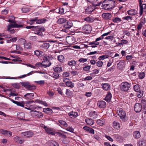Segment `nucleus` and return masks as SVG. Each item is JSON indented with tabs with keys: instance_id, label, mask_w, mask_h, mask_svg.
Wrapping results in <instances>:
<instances>
[{
	"instance_id": "64",
	"label": "nucleus",
	"mask_w": 146,
	"mask_h": 146,
	"mask_svg": "<svg viewBox=\"0 0 146 146\" xmlns=\"http://www.w3.org/2000/svg\"><path fill=\"white\" fill-rule=\"evenodd\" d=\"M47 94L50 96H52L54 95V93L52 91H48L47 92Z\"/></svg>"
},
{
	"instance_id": "51",
	"label": "nucleus",
	"mask_w": 146,
	"mask_h": 146,
	"mask_svg": "<svg viewBox=\"0 0 146 146\" xmlns=\"http://www.w3.org/2000/svg\"><path fill=\"white\" fill-rule=\"evenodd\" d=\"M103 62L100 60L96 62V65L97 66L100 67H101L103 64Z\"/></svg>"
},
{
	"instance_id": "40",
	"label": "nucleus",
	"mask_w": 146,
	"mask_h": 146,
	"mask_svg": "<svg viewBox=\"0 0 146 146\" xmlns=\"http://www.w3.org/2000/svg\"><path fill=\"white\" fill-rule=\"evenodd\" d=\"M104 120L103 119L102 120L99 119L97 121V124L101 126H102L104 124Z\"/></svg>"
},
{
	"instance_id": "12",
	"label": "nucleus",
	"mask_w": 146,
	"mask_h": 146,
	"mask_svg": "<svg viewBox=\"0 0 146 146\" xmlns=\"http://www.w3.org/2000/svg\"><path fill=\"white\" fill-rule=\"evenodd\" d=\"M46 21V19H38L37 17L34 18L33 20V21H35L36 23L37 24H41L44 23H45Z\"/></svg>"
},
{
	"instance_id": "52",
	"label": "nucleus",
	"mask_w": 146,
	"mask_h": 146,
	"mask_svg": "<svg viewBox=\"0 0 146 146\" xmlns=\"http://www.w3.org/2000/svg\"><path fill=\"white\" fill-rule=\"evenodd\" d=\"M52 76L55 79H57L59 77V75L57 73L54 72L52 74Z\"/></svg>"
},
{
	"instance_id": "24",
	"label": "nucleus",
	"mask_w": 146,
	"mask_h": 146,
	"mask_svg": "<svg viewBox=\"0 0 146 146\" xmlns=\"http://www.w3.org/2000/svg\"><path fill=\"white\" fill-rule=\"evenodd\" d=\"M102 16V17L105 19H109L111 17V14L109 13H104Z\"/></svg>"
},
{
	"instance_id": "27",
	"label": "nucleus",
	"mask_w": 146,
	"mask_h": 146,
	"mask_svg": "<svg viewBox=\"0 0 146 146\" xmlns=\"http://www.w3.org/2000/svg\"><path fill=\"white\" fill-rule=\"evenodd\" d=\"M127 13L129 15L133 16L137 13V11L135 9H131L127 11Z\"/></svg>"
},
{
	"instance_id": "34",
	"label": "nucleus",
	"mask_w": 146,
	"mask_h": 146,
	"mask_svg": "<svg viewBox=\"0 0 146 146\" xmlns=\"http://www.w3.org/2000/svg\"><path fill=\"white\" fill-rule=\"evenodd\" d=\"M67 21L66 19L64 18H62L59 19L57 21L59 24H62L65 23Z\"/></svg>"
},
{
	"instance_id": "4",
	"label": "nucleus",
	"mask_w": 146,
	"mask_h": 146,
	"mask_svg": "<svg viewBox=\"0 0 146 146\" xmlns=\"http://www.w3.org/2000/svg\"><path fill=\"white\" fill-rule=\"evenodd\" d=\"M117 112L118 115L120 117V119L123 121H125L126 118V113L123 109L121 108L117 110Z\"/></svg>"
},
{
	"instance_id": "2",
	"label": "nucleus",
	"mask_w": 146,
	"mask_h": 146,
	"mask_svg": "<svg viewBox=\"0 0 146 146\" xmlns=\"http://www.w3.org/2000/svg\"><path fill=\"white\" fill-rule=\"evenodd\" d=\"M115 3L112 0H105L102 3V7L106 10H111L115 7Z\"/></svg>"
},
{
	"instance_id": "49",
	"label": "nucleus",
	"mask_w": 146,
	"mask_h": 146,
	"mask_svg": "<svg viewBox=\"0 0 146 146\" xmlns=\"http://www.w3.org/2000/svg\"><path fill=\"white\" fill-rule=\"evenodd\" d=\"M36 86H35L34 85H30V84L28 86V88H27V89L29 90H34L36 89Z\"/></svg>"
},
{
	"instance_id": "7",
	"label": "nucleus",
	"mask_w": 146,
	"mask_h": 146,
	"mask_svg": "<svg viewBox=\"0 0 146 146\" xmlns=\"http://www.w3.org/2000/svg\"><path fill=\"white\" fill-rule=\"evenodd\" d=\"M82 29L83 33H88L90 32L92 30V28L90 25H85L82 27Z\"/></svg>"
},
{
	"instance_id": "62",
	"label": "nucleus",
	"mask_w": 146,
	"mask_h": 146,
	"mask_svg": "<svg viewBox=\"0 0 146 146\" xmlns=\"http://www.w3.org/2000/svg\"><path fill=\"white\" fill-rule=\"evenodd\" d=\"M10 17L12 19H9L8 22L10 23H15V17L13 16H11Z\"/></svg>"
},
{
	"instance_id": "36",
	"label": "nucleus",
	"mask_w": 146,
	"mask_h": 146,
	"mask_svg": "<svg viewBox=\"0 0 146 146\" xmlns=\"http://www.w3.org/2000/svg\"><path fill=\"white\" fill-rule=\"evenodd\" d=\"M35 54L39 57L42 55L43 52L40 50H36L34 51Z\"/></svg>"
},
{
	"instance_id": "32",
	"label": "nucleus",
	"mask_w": 146,
	"mask_h": 146,
	"mask_svg": "<svg viewBox=\"0 0 146 146\" xmlns=\"http://www.w3.org/2000/svg\"><path fill=\"white\" fill-rule=\"evenodd\" d=\"M68 64L70 66H75L76 64V62L74 60H71L68 62Z\"/></svg>"
},
{
	"instance_id": "29",
	"label": "nucleus",
	"mask_w": 146,
	"mask_h": 146,
	"mask_svg": "<svg viewBox=\"0 0 146 146\" xmlns=\"http://www.w3.org/2000/svg\"><path fill=\"white\" fill-rule=\"evenodd\" d=\"M43 112L49 114H50L52 113L53 112L52 110L49 108H44Z\"/></svg>"
},
{
	"instance_id": "30",
	"label": "nucleus",
	"mask_w": 146,
	"mask_h": 146,
	"mask_svg": "<svg viewBox=\"0 0 146 146\" xmlns=\"http://www.w3.org/2000/svg\"><path fill=\"white\" fill-rule=\"evenodd\" d=\"M54 71L56 72H61L62 71V69L61 67L55 66L53 68Z\"/></svg>"
},
{
	"instance_id": "37",
	"label": "nucleus",
	"mask_w": 146,
	"mask_h": 146,
	"mask_svg": "<svg viewBox=\"0 0 146 146\" xmlns=\"http://www.w3.org/2000/svg\"><path fill=\"white\" fill-rule=\"evenodd\" d=\"M66 94L69 97H72L73 96V93L69 89H67L66 90Z\"/></svg>"
},
{
	"instance_id": "21",
	"label": "nucleus",
	"mask_w": 146,
	"mask_h": 146,
	"mask_svg": "<svg viewBox=\"0 0 146 146\" xmlns=\"http://www.w3.org/2000/svg\"><path fill=\"white\" fill-rule=\"evenodd\" d=\"M68 115L71 118H75L78 116V113L77 112L72 111L68 113Z\"/></svg>"
},
{
	"instance_id": "31",
	"label": "nucleus",
	"mask_w": 146,
	"mask_h": 146,
	"mask_svg": "<svg viewBox=\"0 0 146 146\" xmlns=\"http://www.w3.org/2000/svg\"><path fill=\"white\" fill-rule=\"evenodd\" d=\"M85 122L88 125H91L94 123V121L92 119L88 118L85 119Z\"/></svg>"
},
{
	"instance_id": "13",
	"label": "nucleus",
	"mask_w": 146,
	"mask_h": 146,
	"mask_svg": "<svg viewBox=\"0 0 146 146\" xmlns=\"http://www.w3.org/2000/svg\"><path fill=\"white\" fill-rule=\"evenodd\" d=\"M95 6L93 4L89 6L88 8L85 9V12L87 13L90 14L95 9Z\"/></svg>"
},
{
	"instance_id": "60",
	"label": "nucleus",
	"mask_w": 146,
	"mask_h": 146,
	"mask_svg": "<svg viewBox=\"0 0 146 146\" xmlns=\"http://www.w3.org/2000/svg\"><path fill=\"white\" fill-rule=\"evenodd\" d=\"M145 76V74L144 72H141L139 73V77L140 79H143L144 78Z\"/></svg>"
},
{
	"instance_id": "53",
	"label": "nucleus",
	"mask_w": 146,
	"mask_h": 146,
	"mask_svg": "<svg viewBox=\"0 0 146 146\" xmlns=\"http://www.w3.org/2000/svg\"><path fill=\"white\" fill-rule=\"evenodd\" d=\"M58 121L62 125L64 126V127H66L67 126V123L65 121L63 120H59Z\"/></svg>"
},
{
	"instance_id": "1",
	"label": "nucleus",
	"mask_w": 146,
	"mask_h": 146,
	"mask_svg": "<svg viewBox=\"0 0 146 146\" xmlns=\"http://www.w3.org/2000/svg\"><path fill=\"white\" fill-rule=\"evenodd\" d=\"M25 108L31 111L30 112V113L33 117L38 118H42L43 117V114L41 112L33 110H35L36 108V107L35 106L31 105L29 108L25 107Z\"/></svg>"
},
{
	"instance_id": "46",
	"label": "nucleus",
	"mask_w": 146,
	"mask_h": 146,
	"mask_svg": "<svg viewBox=\"0 0 146 146\" xmlns=\"http://www.w3.org/2000/svg\"><path fill=\"white\" fill-rule=\"evenodd\" d=\"M17 37H15L11 38L9 40H6V42L8 43H10L11 42H15L17 40Z\"/></svg>"
},
{
	"instance_id": "48",
	"label": "nucleus",
	"mask_w": 146,
	"mask_h": 146,
	"mask_svg": "<svg viewBox=\"0 0 146 146\" xmlns=\"http://www.w3.org/2000/svg\"><path fill=\"white\" fill-rule=\"evenodd\" d=\"M137 92V95L138 98H140L143 96V92L142 91H141L140 90L139 91Z\"/></svg>"
},
{
	"instance_id": "42",
	"label": "nucleus",
	"mask_w": 146,
	"mask_h": 146,
	"mask_svg": "<svg viewBox=\"0 0 146 146\" xmlns=\"http://www.w3.org/2000/svg\"><path fill=\"white\" fill-rule=\"evenodd\" d=\"M61 132H54V134L53 135H56V136H61L62 135H64L63 134L64 133H66L64 131H60Z\"/></svg>"
},
{
	"instance_id": "6",
	"label": "nucleus",
	"mask_w": 146,
	"mask_h": 146,
	"mask_svg": "<svg viewBox=\"0 0 146 146\" xmlns=\"http://www.w3.org/2000/svg\"><path fill=\"white\" fill-rule=\"evenodd\" d=\"M35 28V34L38 35L40 36L42 34V33L44 31L45 29L43 27H36Z\"/></svg>"
},
{
	"instance_id": "23",
	"label": "nucleus",
	"mask_w": 146,
	"mask_h": 146,
	"mask_svg": "<svg viewBox=\"0 0 146 146\" xmlns=\"http://www.w3.org/2000/svg\"><path fill=\"white\" fill-rule=\"evenodd\" d=\"M112 95L111 93L108 92L105 98V100L108 102H110L111 100Z\"/></svg>"
},
{
	"instance_id": "16",
	"label": "nucleus",
	"mask_w": 146,
	"mask_h": 146,
	"mask_svg": "<svg viewBox=\"0 0 146 146\" xmlns=\"http://www.w3.org/2000/svg\"><path fill=\"white\" fill-rule=\"evenodd\" d=\"M113 127L115 129H118L120 127V125L118 121H115L113 123Z\"/></svg>"
},
{
	"instance_id": "19",
	"label": "nucleus",
	"mask_w": 146,
	"mask_h": 146,
	"mask_svg": "<svg viewBox=\"0 0 146 146\" xmlns=\"http://www.w3.org/2000/svg\"><path fill=\"white\" fill-rule=\"evenodd\" d=\"M73 26V23L72 21H68L64 25V27L67 29L70 28Z\"/></svg>"
},
{
	"instance_id": "33",
	"label": "nucleus",
	"mask_w": 146,
	"mask_h": 146,
	"mask_svg": "<svg viewBox=\"0 0 146 146\" xmlns=\"http://www.w3.org/2000/svg\"><path fill=\"white\" fill-rule=\"evenodd\" d=\"M73 38L72 36L67 37L66 38V40L69 44H72L74 42V41L73 40Z\"/></svg>"
},
{
	"instance_id": "63",
	"label": "nucleus",
	"mask_w": 146,
	"mask_h": 146,
	"mask_svg": "<svg viewBox=\"0 0 146 146\" xmlns=\"http://www.w3.org/2000/svg\"><path fill=\"white\" fill-rule=\"evenodd\" d=\"M144 23L143 22H141L139 25H138L137 28L138 30H140L141 29L143 25H144Z\"/></svg>"
},
{
	"instance_id": "15",
	"label": "nucleus",
	"mask_w": 146,
	"mask_h": 146,
	"mask_svg": "<svg viewBox=\"0 0 146 146\" xmlns=\"http://www.w3.org/2000/svg\"><path fill=\"white\" fill-rule=\"evenodd\" d=\"M143 11L146 12V5L145 4H143L140 6L139 14L140 15L142 14Z\"/></svg>"
},
{
	"instance_id": "56",
	"label": "nucleus",
	"mask_w": 146,
	"mask_h": 146,
	"mask_svg": "<svg viewBox=\"0 0 146 146\" xmlns=\"http://www.w3.org/2000/svg\"><path fill=\"white\" fill-rule=\"evenodd\" d=\"M108 58V56L106 55H103L100 56L98 58V59L100 60H103L106 58Z\"/></svg>"
},
{
	"instance_id": "28",
	"label": "nucleus",
	"mask_w": 146,
	"mask_h": 146,
	"mask_svg": "<svg viewBox=\"0 0 146 146\" xmlns=\"http://www.w3.org/2000/svg\"><path fill=\"white\" fill-rule=\"evenodd\" d=\"M96 20H98L97 18H95ZM95 19L92 17H89L84 19V20L89 22H92L94 21Z\"/></svg>"
},
{
	"instance_id": "26",
	"label": "nucleus",
	"mask_w": 146,
	"mask_h": 146,
	"mask_svg": "<svg viewBox=\"0 0 146 146\" xmlns=\"http://www.w3.org/2000/svg\"><path fill=\"white\" fill-rule=\"evenodd\" d=\"M47 143L50 146H59L58 143L54 141H48Z\"/></svg>"
},
{
	"instance_id": "44",
	"label": "nucleus",
	"mask_w": 146,
	"mask_h": 146,
	"mask_svg": "<svg viewBox=\"0 0 146 146\" xmlns=\"http://www.w3.org/2000/svg\"><path fill=\"white\" fill-rule=\"evenodd\" d=\"M125 62V61L124 60H121L117 64V65L118 66H120L121 68H123L124 66Z\"/></svg>"
},
{
	"instance_id": "55",
	"label": "nucleus",
	"mask_w": 146,
	"mask_h": 146,
	"mask_svg": "<svg viewBox=\"0 0 146 146\" xmlns=\"http://www.w3.org/2000/svg\"><path fill=\"white\" fill-rule=\"evenodd\" d=\"M64 58V56L62 55H60L58 56V60L60 62H62Z\"/></svg>"
},
{
	"instance_id": "17",
	"label": "nucleus",
	"mask_w": 146,
	"mask_h": 146,
	"mask_svg": "<svg viewBox=\"0 0 146 146\" xmlns=\"http://www.w3.org/2000/svg\"><path fill=\"white\" fill-rule=\"evenodd\" d=\"M89 115L90 117H92L94 118H96L98 116L97 113L93 111H90Z\"/></svg>"
},
{
	"instance_id": "58",
	"label": "nucleus",
	"mask_w": 146,
	"mask_h": 146,
	"mask_svg": "<svg viewBox=\"0 0 146 146\" xmlns=\"http://www.w3.org/2000/svg\"><path fill=\"white\" fill-rule=\"evenodd\" d=\"M9 12V10L7 9H5L1 11V14L4 15H6Z\"/></svg>"
},
{
	"instance_id": "8",
	"label": "nucleus",
	"mask_w": 146,
	"mask_h": 146,
	"mask_svg": "<svg viewBox=\"0 0 146 146\" xmlns=\"http://www.w3.org/2000/svg\"><path fill=\"white\" fill-rule=\"evenodd\" d=\"M22 27L21 25H18L16 23L13 24H10L7 26V30L8 31H10L11 29L14 28H19Z\"/></svg>"
},
{
	"instance_id": "10",
	"label": "nucleus",
	"mask_w": 146,
	"mask_h": 146,
	"mask_svg": "<svg viewBox=\"0 0 146 146\" xmlns=\"http://www.w3.org/2000/svg\"><path fill=\"white\" fill-rule=\"evenodd\" d=\"M17 116L18 119L25 121H29V119H25V113L22 112H19L18 113Z\"/></svg>"
},
{
	"instance_id": "20",
	"label": "nucleus",
	"mask_w": 146,
	"mask_h": 146,
	"mask_svg": "<svg viewBox=\"0 0 146 146\" xmlns=\"http://www.w3.org/2000/svg\"><path fill=\"white\" fill-rule=\"evenodd\" d=\"M97 105L100 108H104L106 107V104L105 101H102L98 102Z\"/></svg>"
},
{
	"instance_id": "43",
	"label": "nucleus",
	"mask_w": 146,
	"mask_h": 146,
	"mask_svg": "<svg viewBox=\"0 0 146 146\" xmlns=\"http://www.w3.org/2000/svg\"><path fill=\"white\" fill-rule=\"evenodd\" d=\"M139 146H146V141L144 140H141L139 142Z\"/></svg>"
},
{
	"instance_id": "59",
	"label": "nucleus",
	"mask_w": 146,
	"mask_h": 146,
	"mask_svg": "<svg viewBox=\"0 0 146 146\" xmlns=\"http://www.w3.org/2000/svg\"><path fill=\"white\" fill-rule=\"evenodd\" d=\"M24 102H17L16 104L18 106H19L22 107H24Z\"/></svg>"
},
{
	"instance_id": "47",
	"label": "nucleus",
	"mask_w": 146,
	"mask_h": 146,
	"mask_svg": "<svg viewBox=\"0 0 146 146\" xmlns=\"http://www.w3.org/2000/svg\"><path fill=\"white\" fill-rule=\"evenodd\" d=\"M113 21L115 23H119L121 21V19L117 17H115L112 19Z\"/></svg>"
},
{
	"instance_id": "22",
	"label": "nucleus",
	"mask_w": 146,
	"mask_h": 146,
	"mask_svg": "<svg viewBox=\"0 0 146 146\" xmlns=\"http://www.w3.org/2000/svg\"><path fill=\"white\" fill-rule=\"evenodd\" d=\"M101 86L102 87L103 89L104 90L107 91L110 89V86L108 84H102L101 85Z\"/></svg>"
},
{
	"instance_id": "38",
	"label": "nucleus",
	"mask_w": 146,
	"mask_h": 146,
	"mask_svg": "<svg viewBox=\"0 0 146 146\" xmlns=\"http://www.w3.org/2000/svg\"><path fill=\"white\" fill-rule=\"evenodd\" d=\"M42 64L44 67H46L50 66L51 65V63L49 61H47L46 62H42Z\"/></svg>"
},
{
	"instance_id": "39",
	"label": "nucleus",
	"mask_w": 146,
	"mask_h": 146,
	"mask_svg": "<svg viewBox=\"0 0 146 146\" xmlns=\"http://www.w3.org/2000/svg\"><path fill=\"white\" fill-rule=\"evenodd\" d=\"M66 84L67 87H70L72 88H73L74 86V83L70 81H68V82H67Z\"/></svg>"
},
{
	"instance_id": "57",
	"label": "nucleus",
	"mask_w": 146,
	"mask_h": 146,
	"mask_svg": "<svg viewBox=\"0 0 146 146\" xmlns=\"http://www.w3.org/2000/svg\"><path fill=\"white\" fill-rule=\"evenodd\" d=\"M99 72V71L97 69H95L91 73L90 75L92 76H94L95 75L97 74Z\"/></svg>"
},
{
	"instance_id": "45",
	"label": "nucleus",
	"mask_w": 146,
	"mask_h": 146,
	"mask_svg": "<svg viewBox=\"0 0 146 146\" xmlns=\"http://www.w3.org/2000/svg\"><path fill=\"white\" fill-rule=\"evenodd\" d=\"M24 46L25 49L26 50L28 49H30L31 48V44L29 43H24Z\"/></svg>"
},
{
	"instance_id": "14",
	"label": "nucleus",
	"mask_w": 146,
	"mask_h": 146,
	"mask_svg": "<svg viewBox=\"0 0 146 146\" xmlns=\"http://www.w3.org/2000/svg\"><path fill=\"white\" fill-rule=\"evenodd\" d=\"M134 110L136 112H139L142 110V106L139 103H136L134 107Z\"/></svg>"
},
{
	"instance_id": "35",
	"label": "nucleus",
	"mask_w": 146,
	"mask_h": 146,
	"mask_svg": "<svg viewBox=\"0 0 146 146\" xmlns=\"http://www.w3.org/2000/svg\"><path fill=\"white\" fill-rule=\"evenodd\" d=\"M133 136L134 138L138 139L141 137V135L138 131H136L134 132Z\"/></svg>"
},
{
	"instance_id": "54",
	"label": "nucleus",
	"mask_w": 146,
	"mask_h": 146,
	"mask_svg": "<svg viewBox=\"0 0 146 146\" xmlns=\"http://www.w3.org/2000/svg\"><path fill=\"white\" fill-rule=\"evenodd\" d=\"M134 89L136 92L139 91L140 90L138 85H135L134 87Z\"/></svg>"
},
{
	"instance_id": "3",
	"label": "nucleus",
	"mask_w": 146,
	"mask_h": 146,
	"mask_svg": "<svg viewBox=\"0 0 146 146\" xmlns=\"http://www.w3.org/2000/svg\"><path fill=\"white\" fill-rule=\"evenodd\" d=\"M130 86V84L128 82H123L120 84V88L122 91L126 92L128 91Z\"/></svg>"
},
{
	"instance_id": "18",
	"label": "nucleus",
	"mask_w": 146,
	"mask_h": 146,
	"mask_svg": "<svg viewBox=\"0 0 146 146\" xmlns=\"http://www.w3.org/2000/svg\"><path fill=\"white\" fill-rule=\"evenodd\" d=\"M83 129L91 133L94 134L95 133L94 130V129L87 126H84L83 127Z\"/></svg>"
},
{
	"instance_id": "9",
	"label": "nucleus",
	"mask_w": 146,
	"mask_h": 146,
	"mask_svg": "<svg viewBox=\"0 0 146 146\" xmlns=\"http://www.w3.org/2000/svg\"><path fill=\"white\" fill-rule=\"evenodd\" d=\"M33 134L31 131H26L21 133L22 137L24 138H27L32 137Z\"/></svg>"
},
{
	"instance_id": "50",
	"label": "nucleus",
	"mask_w": 146,
	"mask_h": 146,
	"mask_svg": "<svg viewBox=\"0 0 146 146\" xmlns=\"http://www.w3.org/2000/svg\"><path fill=\"white\" fill-rule=\"evenodd\" d=\"M123 19L124 20L130 21L132 20V17L130 16H127L123 17Z\"/></svg>"
},
{
	"instance_id": "61",
	"label": "nucleus",
	"mask_w": 146,
	"mask_h": 146,
	"mask_svg": "<svg viewBox=\"0 0 146 146\" xmlns=\"http://www.w3.org/2000/svg\"><path fill=\"white\" fill-rule=\"evenodd\" d=\"M110 32L111 31H110L108 32L104 33L100 36V37L101 38V39L102 40L103 39L104 36L108 35L110 33Z\"/></svg>"
},
{
	"instance_id": "41",
	"label": "nucleus",
	"mask_w": 146,
	"mask_h": 146,
	"mask_svg": "<svg viewBox=\"0 0 146 146\" xmlns=\"http://www.w3.org/2000/svg\"><path fill=\"white\" fill-rule=\"evenodd\" d=\"M50 46L49 43H45L43 44L42 45L41 48H42L44 49H46L48 48Z\"/></svg>"
},
{
	"instance_id": "11",
	"label": "nucleus",
	"mask_w": 146,
	"mask_h": 146,
	"mask_svg": "<svg viewBox=\"0 0 146 146\" xmlns=\"http://www.w3.org/2000/svg\"><path fill=\"white\" fill-rule=\"evenodd\" d=\"M34 94L33 93H27L24 96V98L27 100H31L34 98Z\"/></svg>"
},
{
	"instance_id": "25",
	"label": "nucleus",
	"mask_w": 146,
	"mask_h": 146,
	"mask_svg": "<svg viewBox=\"0 0 146 146\" xmlns=\"http://www.w3.org/2000/svg\"><path fill=\"white\" fill-rule=\"evenodd\" d=\"M45 130L46 133L49 134H51L52 135H53L54 134V131L52 129L47 128L46 127L45 129Z\"/></svg>"
},
{
	"instance_id": "5",
	"label": "nucleus",
	"mask_w": 146,
	"mask_h": 146,
	"mask_svg": "<svg viewBox=\"0 0 146 146\" xmlns=\"http://www.w3.org/2000/svg\"><path fill=\"white\" fill-rule=\"evenodd\" d=\"M101 40H102L100 37H98L96 39L95 41L90 42L89 44V45L91 46V47L93 48L97 47V46L100 44L99 41Z\"/></svg>"
}]
</instances>
